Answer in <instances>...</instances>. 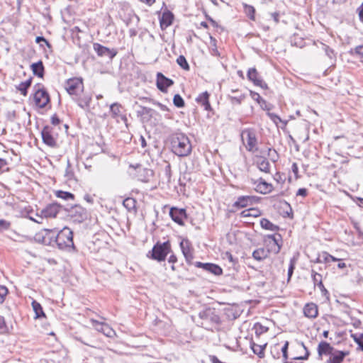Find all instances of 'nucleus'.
<instances>
[{"instance_id":"obj_21","label":"nucleus","mask_w":363,"mask_h":363,"mask_svg":"<svg viewBox=\"0 0 363 363\" xmlns=\"http://www.w3.org/2000/svg\"><path fill=\"white\" fill-rule=\"evenodd\" d=\"M255 163L257 168L263 172L269 173L270 172V164L268 160L263 157L256 155L255 157Z\"/></svg>"},{"instance_id":"obj_57","label":"nucleus","mask_w":363,"mask_h":363,"mask_svg":"<svg viewBox=\"0 0 363 363\" xmlns=\"http://www.w3.org/2000/svg\"><path fill=\"white\" fill-rule=\"evenodd\" d=\"M268 156L270 157V159L273 162H277L279 158L277 151L272 148L268 149Z\"/></svg>"},{"instance_id":"obj_51","label":"nucleus","mask_w":363,"mask_h":363,"mask_svg":"<svg viewBox=\"0 0 363 363\" xmlns=\"http://www.w3.org/2000/svg\"><path fill=\"white\" fill-rule=\"evenodd\" d=\"M351 336L358 345L359 348L363 351V333L360 334L359 336L357 335H352Z\"/></svg>"},{"instance_id":"obj_59","label":"nucleus","mask_w":363,"mask_h":363,"mask_svg":"<svg viewBox=\"0 0 363 363\" xmlns=\"http://www.w3.org/2000/svg\"><path fill=\"white\" fill-rule=\"evenodd\" d=\"M10 222L4 219H0V230H8L10 228Z\"/></svg>"},{"instance_id":"obj_38","label":"nucleus","mask_w":363,"mask_h":363,"mask_svg":"<svg viewBox=\"0 0 363 363\" xmlns=\"http://www.w3.org/2000/svg\"><path fill=\"white\" fill-rule=\"evenodd\" d=\"M260 214H261L260 211L258 208H255L244 210L240 213L241 216L243 218L257 217V216H260Z\"/></svg>"},{"instance_id":"obj_4","label":"nucleus","mask_w":363,"mask_h":363,"mask_svg":"<svg viewBox=\"0 0 363 363\" xmlns=\"http://www.w3.org/2000/svg\"><path fill=\"white\" fill-rule=\"evenodd\" d=\"M172 252L171 244L169 240L160 242H157L147 254L149 259L161 262L164 261L167 255Z\"/></svg>"},{"instance_id":"obj_34","label":"nucleus","mask_w":363,"mask_h":363,"mask_svg":"<svg viewBox=\"0 0 363 363\" xmlns=\"http://www.w3.org/2000/svg\"><path fill=\"white\" fill-rule=\"evenodd\" d=\"M267 346V344L263 345H259L254 342H250V347L252 350L253 352L257 354L259 358H263L264 357V349Z\"/></svg>"},{"instance_id":"obj_27","label":"nucleus","mask_w":363,"mask_h":363,"mask_svg":"<svg viewBox=\"0 0 363 363\" xmlns=\"http://www.w3.org/2000/svg\"><path fill=\"white\" fill-rule=\"evenodd\" d=\"M255 189L260 194H266L272 191L273 186L272 184L267 183L262 178H260Z\"/></svg>"},{"instance_id":"obj_11","label":"nucleus","mask_w":363,"mask_h":363,"mask_svg":"<svg viewBox=\"0 0 363 363\" xmlns=\"http://www.w3.org/2000/svg\"><path fill=\"white\" fill-rule=\"evenodd\" d=\"M169 216L174 222L181 226L184 225V219L188 217L185 208H179L174 206L170 208Z\"/></svg>"},{"instance_id":"obj_48","label":"nucleus","mask_w":363,"mask_h":363,"mask_svg":"<svg viewBox=\"0 0 363 363\" xmlns=\"http://www.w3.org/2000/svg\"><path fill=\"white\" fill-rule=\"evenodd\" d=\"M245 95L241 94L240 96H228V99H230L232 104H241L242 101L245 99Z\"/></svg>"},{"instance_id":"obj_28","label":"nucleus","mask_w":363,"mask_h":363,"mask_svg":"<svg viewBox=\"0 0 363 363\" xmlns=\"http://www.w3.org/2000/svg\"><path fill=\"white\" fill-rule=\"evenodd\" d=\"M223 258L228 261L229 268L232 267L234 272L238 271L240 265L238 258H235L228 251L223 254Z\"/></svg>"},{"instance_id":"obj_49","label":"nucleus","mask_w":363,"mask_h":363,"mask_svg":"<svg viewBox=\"0 0 363 363\" xmlns=\"http://www.w3.org/2000/svg\"><path fill=\"white\" fill-rule=\"evenodd\" d=\"M65 177L67 178V180H72L74 177V173L71 168V164L69 161L67 162V166L65 169Z\"/></svg>"},{"instance_id":"obj_2","label":"nucleus","mask_w":363,"mask_h":363,"mask_svg":"<svg viewBox=\"0 0 363 363\" xmlns=\"http://www.w3.org/2000/svg\"><path fill=\"white\" fill-rule=\"evenodd\" d=\"M201 320L200 325L208 330L220 324L221 320L218 311L215 308L208 307L199 313Z\"/></svg>"},{"instance_id":"obj_41","label":"nucleus","mask_w":363,"mask_h":363,"mask_svg":"<svg viewBox=\"0 0 363 363\" xmlns=\"http://www.w3.org/2000/svg\"><path fill=\"white\" fill-rule=\"evenodd\" d=\"M123 204L128 211L135 208L136 201L133 198H126L123 200Z\"/></svg>"},{"instance_id":"obj_54","label":"nucleus","mask_w":363,"mask_h":363,"mask_svg":"<svg viewBox=\"0 0 363 363\" xmlns=\"http://www.w3.org/2000/svg\"><path fill=\"white\" fill-rule=\"evenodd\" d=\"M280 347L279 344H276L271 347V353L274 358L279 359L280 357Z\"/></svg>"},{"instance_id":"obj_6","label":"nucleus","mask_w":363,"mask_h":363,"mask_svg":"<svg viewBox=\"0 0 363 363\" xmlns=\"http://www.w3.org/2000/svg\"><path fill=\"white\" fill-rule=\"evenodd\" d=\"M65 88L67 93L72 98L77 96L78 93L82 92L84 89V83L82 78L73 77L68 79L65 84Z\"/></svg>"},{"instance_id":"obj_58","label":"nucleus","mask_w":363,"mask_h":363,"mask_svg":"<svg viewBox=\"0 0 363 363\" xmlns=\"http://www.w3.org/2000/svg\"><path fill=\"white\" fill-rule=\"evenodd\" d=\"M8 293V289L6 286H0V303H2L5 300V296Z\"/></svg>"},{"instance_id":"obj_7","label":"nucleus","mask_w":363,"mask_h":363,"mask_svg":"<svg viewBox=\"0 0 363 363\" xmlns=\"http://www.w3.org/2000/svg\"><path fill=\"white\" fill-rule=\"evenodd\" d=\"M33 100L36 106L43 108L50 103V98L47 90L42 87L35 90L33 94Z\"/></svg>"},{"instance_id":"obj_52","label":"nucleus","mask_w":363,"mask_h":363,"mask_svg":"<svg viewBox=\"0 0 363 363\" xmlns=\"http://www.w3.org/2000/svg\"><path fill=\"white\" fill-rule=\"evenodd\" d=\"M323 50H324L325 55L330 59L335 57V54L334 52V50L330 48L328 45L322 43Z\"/></svg>"},{"instance_id":"obj_43","label":"nucleus","mask_w":363,"mask_h":363,"mask_svg":"<svg viewBox=\"0 0 363 363\" xmlns=\"http://www.w3.org/2000/svg\"><path fill=\"white\" fill-rule=\"evenodd\" d=\"M177 62L184 70L189 71L190 69L189 65L184 55H179L177 59Z\"/></svg>"},{"instance_id":"obj_36","label":"nucleus","mask_w":363,"mask_h":363,"mask_svg":"<svg viewBox=\"0 0 363 363\" xmlns=\"http://www.w3.org/2000/svg\"><path fill=\"white\" fill-rule=\"evenodd\" d=\"M32 307L35 312V318L45 317V314L40 303H38L35 300H33L32 301Z\"/></svg>"},{"instance_id":"obj_17","label":"nucleus","mask_w":363,"mask_h":363,"mask_svg":"<svg viewBox=\"0 0 363 363\" xmlns=\"http://www.w3.org/2000/svg\"><path fill=\"white\" fill-rule=\"evenodd\" d=\"M56 231L50 229H43L42 233L36 235L39 241H41L45 245H52L55 242Z\"/></svg>"},{"instance_id":"obj_35","label":"nucleus","mask_w":363,"mask_h":363,"mask_svg":"<svg viewBox=\"0 0 363 363\" xmlns=\"http://www.w3.org/2000/svg\"><path fill=\"white\" fill-rule=\"evenodd\" d=\"M260 225L262 228L271 231H277L279 229L278 225H274L267 218H262Z\"/></svg>"},{"instance_id":"obj_24","label":"nucleus","mask_w":363,"mask_h":363,"mask_svg":"<svg viewBox=\"0 0 363 363\" xmlns=\"http://www.w3.org/2000/svg\"><path fill=\"white\" fill-rule=\"evenodd\" d=\"M93 325L99 332L102 333L107 337H111L115 333L114 330L106 323L94 320Z\"/></svg>"},{"instance_id":"obj_13","label":"nucleus","mask_w":363,"mask_h":363,"mask_svg":"<svg viewBox=\"0 0 363 363\" xmlns=\"http://www.w3.org/2000/svg\"><path fill=\"white\" fill-rule=\"evenodd\" d=\"M248 80L252 82L254 85L259 86L263 89H267L268 85L263 81L259 72L255 68H250L247 73Z\"/></svg>"},{"instance_id":"obj_20","label":"nucleus","mask_w":363,"mask_h":363,"mask_svg":"<svg viewBox=\"0 0 363 363\" xmlns=\"http://www.w3.org/2000/svg\"><path fill=\"white\" fill-rule=\"evenodd\" d=\"M349 351H341L335 349L331 353L327 363H342L344 359L349 355Z\"/></svg>"},{"instance_id":"obj_61","label":"nucleus","mask_w":363,"mask_h":363,"mask_svg":"<svg viewBox=\"0 0 363 363\" xmlns=\"http://www.w3.org/2000/svg\"><path fill=\"white\" fill-rule=\"evenodd\" d=\"M60 123H61V121H60V119L59 118V117L57 116V114H54V115H52V116L51 117V123H52L53 125H59Z\"/></svg>"},{"instance_id":"obj_32","label":"nucleus","mask_w":363,"mask_h":363,"mask_svg":"<svg viewBox=\"0 0 363 363\" xmlns=\"http://www.w3.org/2000/svg\"><path fill=\"white\" fill-rule=\"evenodd\" d=\"M32 82L33 77H30L25 82H22L18 86H16V89L20 91L21 94L26 96L28 94V90L32 84Z\"/></svg>"},{"instance_id":"obj_26","label":"nucleus","mask_w":363,"mask_h":363,"mask_svg":"<svg viewBox=\"0 0 363 363\" xmlns=\"http://www.w3.org/2000/svg\"><path fill=\"white\" fill-rule=\"evenodd\" d=\"M304 315L309 318H315L318 316V306L314 303H306L303 308Z\"/></svg>"},{"instance_id":"obj_8","label":"nucleus","mask_w":363,"mask_h":363,"mask_svg":"<svg viewBox=\"0 0 363 363\" xmlns=\"http://www.w3.org/2000/svg\"><path fill=\"white\" fill-rule=\"evenodd\" d=\"M242 138L245 135L247 137L246 149L249 152H255L257 150V139L256 133L252 129H245L242 132Z\"/></svg>"},{"instance_id":"obj_50","label":"nucleus","mask_w":363,"mask_h":363,"mask_svg":"<svg viewBox=\"0 0 363 363\" xmlns=\"http://www.w3.org/2000/svg\"><path fill=\"white\" fill-rule=\"evenodd\" d=\"M300 345L304 349L305 354L303 356L295 357L293 359L297 360H306L310 356V352L303 342H300Z\"/></svg>"},{"instance_id":"obj_40","label":"nucleus","mask_w":363,"mask_h":363,"mask_svg":"<svg viewBox=\"0 0 363 363\" xmlns=\"http://www.w3.org/2000/svg\"><path fill=\"white\" fill-rule=\"evenodd\" d=\"M121 105L118 103H113L110 106V112L113 118L121 116Z\"/></svg>"},{"instance_id":"obj_25","label":"nucleus","mask_w":363,"mask_h":363,"mask_svg":"<svg viewBox=\"0 0 363 363\" xmlns=\"http://www.w3.org/2000/svg\"><path fill=\"white\" fill-rule=\"evenodd\" d=\"M210 94L207 91L200 94L196 99V102L203 106L206 111H211L212 108L209 102Z\"/></svg>"},{"instance_id":"obj_1","label":"nucleus","mask_w":363,"mask_h":363,"mask_svg":"<svg viewBox=\"0 0 363 363\" xmlns=\"http://www.w3.org/2000/svg\"><path fill=\"white\" fill-rule=\"evenodd\" d=\"M172 150L179 157L188 156L192 150L189 138L184 133H176L172 139Z\"/></svg>"},{"instance_id":"obj_14","label":"nucleus","mask_w":363,"mask_h":363,"mask_svg":"<svg viewBox=\"0 0 363 363\" xmlns=\"http://www.w3.org/2000/svg\"><path fill=\"white\" fill-rule=\"evenodd\" d=\"M53 128L49 125H45L41 131L43 142L50 147H57L56 139L52 135Z\"/></svg>"},{"instance_id":"obj_39","label":"nucleus","mask_w":363,"mask_h":363,"mask_svg":"<svg viewBox=\"0 0 363 363\" xmlns=\"http://www.w3.org/2000/svg\"><path fill=\"white\" fill-rule=\"evenodd\" d=\"M244 12L246 16L252 21L255 20V9L254 6L251 5H248L245 3L242 4Z\"/></svg>"},{"instance_id":"obj_15","label":"nucleus","mask_w":363,"mask_h":363,"mask_svg":"<svg viewBox=\"0 0 363 363\" xmlns=\"http://www.w3.org/2000/svg\"><path fill=\"white\" fill-rule=\"evenodd\" d=\"M174 84V81L167 77L162 73L158 72L157 74L156 85L157 89L164 93L167 91V89Z\"/></svg>"},{"instance_id":"obj_19","label":"nucleus","mask_w":363,"mask_h":363,"mask_svg":"<svg viewBox=\"0 0 363 363\" xmlns=\"http://www.w3.org/2000/svg\"><path fill=\"white\" fill-rule=\"evenodd\" d=\"M267 239L269 240L270 242H272V245L270 247V251L274 254H278L282 246V237L280 234L277 233L274 235H268Z\"/></svg>"},{"instance_id":"obj_46","label":"nucleus","mask_w":363,"mask_h":363,"mask_svg":"<svg viewBox=\"0 0 363 363\" xmlns=\"http://www.w3.org/2000/svg\"><path fill=\"white\" fill-rule=\"evenodd\" d=\"M173 104L177 108H183L185 106L183 98L179 94L174 96Z\"/></svg>"},{"instance_id":"obj_53","label":"nucleus","mask_w":363,"mask_h":363,"mask_svg":"<svg viewBox=\"0 0 363 363\" xmlns=\"http://www.w3.org/2000/svg\"><path fill=\"white\" fill-rule=\"evenodd\" d=\"M289 342L288 341H286L284 342V345L281 348H280V350L282 352V356L284 360V363H287L288 359V348H289Z\"/></svg>"},{"instance_id":"obj_22","label":"nucleus","mask_w":363,"mask_h":363,"mask_svg":"<svg viewBox=\"0 0 363 363\" xmlns=\"http://www.w3.org/2000/svg\"><path fill=\"white\" fill-rule=\"evenodd\" d=\"M334 350L335 348L328 342L325 341L320 342L317 348L319 359H321L323 355H330L331 353H333Z\"/></svg>"},{"instance_id":"obj_60","label":"nucleus","mask_w":363,"mask_h":363,"mask_svg":"<svg viewBox=\"0 0 363 363\" xmlns=\"http://www.w3.org/2000/svg\"><path fill=\"white\" fill-rule=\"evenodd\" d=\"M352 225H353V227L354 228V229L357 230L358 237L359 238H363V232L362 231L359 223L356 221H352Z\"/></svg>"},{"instance_id":"obj_30","label":"nucleus","mask_w":363,"mask_h":363,"mask_svg":"<svg viewBox=\"0 0 363 363\" xmlns=\"http://www.w3.org/2000/svg\"><path fill=\"white\" fill-rule=\"evenodd\" d=\"M271 251L269 249H265L264 247L258 248L253 251L252 257L257 261H262L267 258Z\"/></svg>"},{"instance_id":"obj_45","label":"nucleus","mask_w":363,"mask_h":363,"mask_svg":"<svg viewBox=\"0 0 363 363\" xmlns=\"http://www.w3.org/2000/svg\"><path fill=\"white\" fill-rule=\"evenodd\" d=\"M349 53L352 56H358L363 58V45H358L354 48H351Z\"/></svg>"},{"instance_id":"obj_44","label":"nucleus","mask_w":363,"mask_h":363,"mask_svg":"<svg viewBox=\"0 0 363 363\" xmlns=\"http://www.w3.org/2000/svg\"><path fill=\"white\" fill-rule=\"evenodd\" d=\"M210 39H211V47H212L211 49V54L216 57H220V53L218 51V50L217 48V45H216L217 40H216V38H214L212 36L210 37Z\"/></svg>"},{"instance_id":"obj_55","label":"nucleus","mask_w":363,"mask_h":363,"mask_svg":"<svg viewBox=\"0 0 363 363\" xmlns=\"http://www.w3.org/2000/svg\"><path fill=\"white\" fill-rule=\"evenodd\" d=\"M313 282L314 286H323V281H322V275L319 274H313Z\"/></svg>"},{"instance_id":"obj_56","label":"nucleus","mask_w":363,"mask_h":363,"mask_svg":"<svg viewBox=\"0 0 363 363\" xmlns=\"http://www.w3.org/2000/svg\"><path fill=\"white\" fill-rule=\"evenodd\" d=\"M250 96L252 97V99L255 101H256L259 104L262 103V104H264L265 103V100L263 99L258 93L255 92V91H250Z\"/></svg>"},{"instance_id":"obj_31","label":"nucleus","mask_w":363,"mask_h":363,"mask_svg":"<svg viewBox=\"0 0 363 363\" xmlns=\"http://www.w3.org/2000/svg\"><path fill=\"white\" fill-rule=\"evenodd\" d=\"M30 69L34 75L38 77L43 78L45 74V67L41 60L37 62L33 63L30 65Z\"/></svg>"},{"instance_id":"obj_10","label":"nucleus","mask_w":363,"mask_h":363,"mask_svg":"<svg viewBox=\"0 0 363 363\" xmlns=\"http://www.w3.org/2000/svg\"><path fill=\"white\" fill-rule=\"evenodd\" d=\"M62 205L54 202L48 204L45 208L40 211V218L43 220V218H55L57 216L58 213L64 209Z\"/></svg>"},{"instance_id":"obj_3","label":"nucleus","mask_w":363,"mask_h":363,"mask_svg":"<svg viewBox=\"0 0 363 363\" xmlns=\"http://www.w3.org/2000/svg\"><path fill=\"white\" fill-rule=\"evenodd\" d=\"M55 243L60 250H76L73 242V232L68 227H65L57 233Z\"/></svg>"},{"instance_id":"obj_23","label":"nucleus","mask_w":363,"mask_h":363,"mask_svg":"<svg viewBox=\"0 0 363 363\" xmlns=\"http://www.w3.org/2000/svg\"><path fill=\"white\" fill-rule=\"evenodd\" d=\"M174 21V14L172 11L166 10L163 12L162 18L160 20L162 30L166 29L171 26Z\"/></svg>"},{"instance_id":"obj_47","label":"nucleus","mask_w":363,"mask_h":363,"mask_svg":"<svg viewBox=\"0 0 363 363\" xmlns=\"http://www.w3.org/2000/svg\"><path fill=\"white\" fill-rule=\"evenodd\" d=\"M267 115L269 117V118L277 125L278 122L282 123L284 125H286V121H284L277 114L274 113L267 112Z\"/></svg>"},{"instance_id":"obj_9","label":"nucleus","mask_w":363,"mask_h":363,"mask_svg":"<svg viewBox=\"0 0 363 363\" xmlns=\"http://www.w3.org/2000/svg\"><path fill=\"white\" fill-rule=\"evenodd\" d=\"M72 99L80 108L88 109L92 100V94L89 91H85L84 89L82 92L78 93L77 96H74Z\"/></svg>"},{"instance_id":"obj_18","label":"nucleus","mask_w":363,"mask_h":363,"mask_svg":"<svg viewBox=\"0 0 363 363\" xmlns=\"http://www.w3.org/2000/svg\"><path fill=\"white\" fill-rule=\"evenodd\" d=\"M180 247L187 264L189 265L193 264L192 261L194 257L189 241L188 240H182L180 242Z\"/></svg>"},{"instance_id":"obj_5","label":"nucleus","mask_w":363,"mask_h":363,"mask_svg":"<svg viewBox=\"0 0 363 363\" xmlns=\"http://www.w3.org/2000/svg\"><path fill=\"white\" fill-rule=\"evenodd\" d=\"M64 210L67 212L68 216L76 223H82L88 216L86 210L79 205H74L69 208L64 207Z\"/></svg>"},{"instance_id":"obj_37","label":"nucleus","mask_w":363,"mask_h":363,"mask_svg":"<svg viewBox=\"0 0 363 363\" xmlns=\"http://www.w3.org/2000/svg\"><path fill=\"white\" fill-rule=\"evenodd\" d=\"M55 194L57 198L64 199L65 201L74 200V195L69 191H64L57 190L55 191Z\"/></svg>"},{"instance_id":"obj_29","label":"nucleus","mask_w":363,"mask_h":363,"mask_svg":"<svg viewBox=\"0 0 363 363\" xmlns=\"http://www.w3.org/2000/svg\"><path fill=\"white\" fill-rule=\"evenodd\" d=\"M254 197L250 196H242L238 198L237 201L233 203V207L238 208L247 207L253 202Z\"/></svg>"},{"instance_id":"obj_42","label":"nucleus","mask_w":363,"mask_h":363,"mask_svg":"<svg viewBox=\"0 0 363 363\" xmlns=\"http://www.w3.org/2000/svg\"><path fill=\"white\" fill-rule=\"evenodd\" d=\"M172 177V170L171 165L169 164H167L164 168V177L162 178L164 182L167 184H169L171 182Z\"/></svg>"},{"instance_id":"obj_16","label":"nucleus","mask_w":363,"mask_h":363,"mask_svg":"<svg viewBox=\"0 0 363 363\" xmlns=\"http://www.w3.org/2000/svg\"><path fill=\"white\" fill-rule=\"evenodd\" d=\"M195 267L201 268L206 272L211 273L214 275L219 276L223 274V269L220 266L213 263H203L201 262H196L194 264Z\"/></svg>"},{"instance_id":"obj_64","label":"nucleus","mask_w":363,"mask_h":363,"mask_svg":"<svg viewBox=\"0 0 363 363\" xmlns=\"http://www.w3.org/2000/svg\"><path fill=\"white\" fill-rule=\"evenodd\" d=\"M357 11L358 13L360 21L363 23V3L357 9Z\"/></svg>"},{"instance_id":"obj_62","label":"nucleus","mask_w":363,"mask_h":363,"mask_svg":"<svg viewBox=\"0 0 363 363\" xmlns=\"http://www.w3.org/2000/svg\"><path fill=\"white\" fill-rule=\"evenodd\" d=\"M307 195H308V190L306 188H300L296 192V196L306 197Z\"/></svg>"},{"instance_id":"obj_63","label":"nucleus","mask_w":363,"mask_h":363,"mask_svg":"<svg viewBox=\"0 0 363 363\" xmlns=\"http://www.w3.org/2000/svg\"><path fill=\"white\" fill-rule=\"evenodd\" d=\"M297 259L294 257L290 259L289 266L288 269L294 270L296 267Z\"/></svg>"},{"instance_id":"obj_12","label":"nucleus","mask_w":363,"mask_h":363,"mask_svg":"<svg viewBox=\"0 0 363 363\" xmlns=\"http://www.w3.org/2000/svg\"><path fill=\"white\" fill-rule=\"evenodd\" d=\"M93 48L97 53L98 56L101 57H108L109 60H112L118 53L116 49H109L98 43L93 44Z\"/></svg>"},{"instance_id":"obj_33","label":"nucleus","mask_w":363,"mask_h":363,"mask_svg":"<svg viewBox=\"0 0 363 363\" xmlns=\"http://www.w3.org/2000/svg\"><path fill=\"white\" fill-rule=\"evenodd\" d=\"M154 172L152 169L143 168L142 172L138 174V179L143 182H149L150 179L153 177Z\"/></svg>"}]
</instances>
